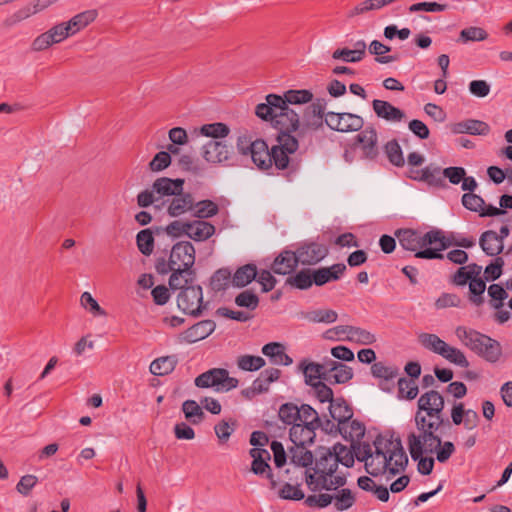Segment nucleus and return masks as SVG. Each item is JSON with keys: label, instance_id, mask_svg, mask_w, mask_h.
<instances>
[{"label": "nucleus", "instance_id": "nucleus-1", "mask_svg": "<svg viewBox=\"0 0 512 512\" xmlns=\"http://www.w3.org/2000/svg\"><path fill=\"white\" fill-rule=\"evenodd\" d=\"M278 417L284 425L290 426L289 439L294 444L289 448L290 461L298 467L310 466L313 463V454L307 446L313 444L316 438L318 412L309 404L298 406L293 402H286L279 407Z\"/></svg>", "mask_w": 512, "mask_h": 512}, {"label": "nucleus", "instance_id": "nucleus-2", "mask_svg": "<svg viewBox=\"0 0 512 512\" xmlns=\"http://www.w3.org/2000/svg\"><path fill=\"white\" fill-rule=\"evenodd\" d=\"M312 99L313 93L307 89H290L283 96L268 94L265 97L266 102L256 106L255 114L264 121H270L275 129H284L292 134L300 127V117L295 110L289 107V104H306Z\"/></svg>", "mask_w": 512, "mask_h": 512}, {"label": "nucleus", "instance_id": "nucleus-3", "mask_svg": "<svg viewBox=\"0 0 512 512\" xmlns=\"http://www.w3.org/2000/svg\"><path fill=\"white\" fill-rule=\"evenodd\" d=\"M276 144L271 149L262 139L254 141L250 156L253 163L262 170H268L274 164L278 170H285L289 165V155L297 151V138L284 129H277Z\"/></svg>", "mask_w": 512, "mask_h": 512}, {"label": "nucleus", "instance_id": "nucleus-4", "mask_svg": "<svg viewBox=\"0 0 512 512\" xmlns=\"http://www.w3.org/2000/svg\"><path fill=\"white\" fill-rule=\"evenodd\" d=\"M395 236L403 249L415 252V257L421 259H443L441 252L450 246L440 229H432L423 235L413 229H398Z\"/></svg>", "mask_w": 512, "mask_h": 512}, {"label": "nucleus", "instance_id": "nucleus-5", "mask_svg": "<svg viewBox=\"0 0 512 512\" xmlns=\"http://www.w3.org/2000/svg\"><path fill=\"white\" fill-rule=\"evenodd\" d=\"M455 334L464 346L486 361L495 363L499 360L502 349L500 343L495 339L465 326H458L455 329Z\"/></svg>", "mask_w": 512, "mask_h": 512}, {"label": "nucleus", "instance_id": "nucleus-6", "mask_svg": "<svg viewBox=\"0 0 512 512\" xmlns=\"http://www.w3.org/2000/svg\"><path fill=\"white\" fill-rule=\"evenodd\" d=\"M332 453L329 448L321 447L319 449L318 458L313 468L314 473L306 475V482L312 491L331 490L327 477L332 476L338 468L337 456Z\"/></svg>", "mask_w": 512, "mask_h": 512}, {"label": "nucleus", "instance_id": "nucleus-7", "mask_svg": "<svg viewBox=\"0 0 512 512\" xmlns=\"http://www.w3.org/2000/svg\"><path fill=\"white\" fill-rule=\"evenodd\" d=\"M194 384L198 388L215 387L216 391L228 392L239 384L237 378L230 377L228 370L224 368H212L198 375Z\"/></svg>", "mask_w": 512, "mask_h": 512}, {"label": "nucleus", "instance_id": "nucleus-8", "mask_svg": "<svg viewBox=\"0 0 512 512\" xmlns=\"http://www.w3.org/2000/svg\"><path fill=\"white\" fill-rule=\"evenodd\" d=\"M373 445L375 450H372L369 462L365 465V470L371 476H378L388 472L390 464L388 449L391 446V440L379 434L373 441Z\"/></svg>", "mask_w": 512, "mask_h": 512}, {"label": "nucleus", "instance_id": "nucleus-9", "mask_svg": "<svg viewBox=\"0 0 512 512\" xmlns=\"http://www.w3.org/2000/svg\"><path fill=\"white\" fill-rule=\"evenodd\" d=\"M440 436L437 432L418 431V434L411 432L407 437L408 448L411 457H420L424 453L434 454L440 446Z\"/></svg>", "mask_w": 512, "mask_h": 512}, {"label": "nucleus", "instance_id": "nucleus-10", "mask_svg": "<svg viewBox=\"0 0 512 512\" xmlns=\"http://www.w3.org/2000/svg\"><path fill=\"white\" fill-rule=\"evenodd\" d=\"M177 306L185 314L198 317L203 310V292L199 285L185 287L177 296Z\"/></svg>", "mask_w": 512, "mask_h": 512}, {"label": "nucleus", "instance_id": "nucleus-11", "mask_svg": "<svg viewBox=\"0 0 512 512\" xmlns=\"http://www.w3.org/2000/svg\"><path fill=\"white\" fill-rule=\"evenodd\" d=\"M300 264L304 266H312L321 262L329 253L326 244L316 241L302 242L296 249Z\"/></svg>", "mask_w": 512, "mask_h": 512}, {"label": "nucleus", "instance_id": "nucleus-12", "mask_svg": "<svg viewBox=\"0 0 512 512\" xmlns=\"http://www.w3.org/2000/svg\"><path fill=\"white\" fill-rule=\"evenodd\" d=\"M249 454L253 458L251 471L255 475H265L269 480L270 488L275 489L278 486V481L275 479L272 469L268 464V461L271 459L270 453L263 448H252Z\"/></svg>", "mask_w": 512, "mask_h": 512}, {"label": "nucleus", "instance_id": "nucleus-13", "mask_svg": "<svg viewBox=\"0 0 512 512\" xmlns=\"http://www.w3.org/2000/svg\"><path fill=\"white\" fill-rule=\"evenodd\" d=\"M371 374L378 379V386L384 392H392L395 388V379L399 376V368L395 365H386L382 361L374 362Z\"/></svg>", "mask_w": 512, "mask_h": 512}, {"label": "nucleus", "instance_id": "nucleus-14", "mask_svg": "<svg viewBox=\"0 0 512 512\" xmlns=\"http://www.w3.org/2000/svg\"><path fill=\"white\" fill-rule=\"evenodd\" d=\"M203 158L212 164H229L233 156V147L223 141L210 140L203 146Z\"/></svg>", "mask_w": 512, "mask_h": 512}, {"label": "nucleus", "instance_id": "nucleus-15", "mask_svg": "<svg viewBox=\"0 0 512 512\" xmlns=\"http://www.w3.org/2000/svg\"><path fill=\"white\" fill-rule=\"evenodd\" d=\"M444 406V397L438 391L430 390L419 397L416 412L439 418V415H443Z\"/></svg>", "mask_w": 512, "mask_h": 512}, {"label": "nucleus", "instance_id": "nucleus-16", "mask_svg": "<svg viewBox=\"0 0 512 512\" xmlns=\"http://www.w3.org/2000/svg\"><path fill=\"white\" fill-rule=\"evenodd\" d=\"M389 439L391 440V446H389L388 449V460L390 462L388 473L395 476L406 469L408 456L399 437L394 438L393 435H391Z\"/></svg>", "mask_w": 512, "mask_h": 512}, {"label": "nucleus", "instance_id": "nucleus-17", "mask_svg": "<svg viewBox=\"0 0 512 512\" xmlns=\"http://www.w3.org/2000/svg\"><path fill=\"white\" fill-rule=\"evenodd\" d=\"M170 255L175 267L191 270L195 263V248L189 241H181L173 245Z\"/></svg>", "mask_w": 512, "mask_h": 512}, {"label": "nucleus", "instance_id": "nucleus-18", "mask_svg": "<svg viewBox=\"0 0 512 512\" xmlns=\"http://www.w3.org/2000/svg\"><path fill=\"white\" fill-rule=\"evenodd\" d=\"M216 328L213 320L206 319L197 322L180 334V341L185 343H195L211 335Z\"/></svg>", "mask_w": 512, "mask_h": 512}, {"label": "nucleus", "instance_id": "nucleus-19", "mask_svg": "<svg viewBox=\"0 0 512 512\" xmlns=\"http://www.w3.org/2000/svg\"><path fill=\"white\" fill-rule=\"evenodd\" d=\"M169 202L167 213L171 217H179L187 212H192L194 197L189 192H178L171 200L162 201L161 205Z\"/></svg>", "mask_w": 512, "mask_h": 512}, {"label": "nucleus", "instance_id": "nucleus-20", "mask_svg": "<svg viewBox=\"0 0 512 512\" xmlns=\"http://www.w3.org/2000/svg\"><path fill=\"white\" fill-rule=\"evenodd\" d=\"M184 182L181 178L160 177L154 181L152 188L160 202L164 197H174L178 192L183 191Z\"/></svg>", "mask_w": 512, "mask_h": 512}, {"label": "nucleus", "instance_id": "nucleus-21", "mask_svg": "<svg viewBox=\"0 0 512 512\" xmlns=\"http://www.w3.org/2000/svg\"><path fill=\"white\" fill-rule=\"evenodd\" d=\"M299 263L296 251L283 250L274 259L271 270L278 275H288L296 269Z\"/></svg>", "mask_w": 512, "mask_h": 512}, {"label": "nucleus", "instance_id": "nucleus-22", "mask_svg": "<svg viewBox=\"0 0 512 512\" xmlns=\"http://www.w3.org/2000/svg\"><path fill=\"white\" fill-rule=\"evenodd\" d=\"M372 108L378 118L387 122H401L405 118L403 110L385 100L374 99L372 101Z\"/></svg>", "mask_w": 512, "mask_h": 512}, {"label": "nucleus", "instance_id": "nucleus-23", "mask_svg": "<svg viewBox=\"0 0 512 512\" xmlns=\"http://www.w3.org/2000/svg\"><path fill=\"white\" fill-rule=\"evenodd\" d=\"M357 141L361 144L364 158L374 160L379 155L377 146L378 136L375 128L368 127L357 135Z\"/></svg>", "mask_w": 512, "mask_h": 512}, {"label": "nucleus", "instance_id": "nucleus-24", "mask_svg": "<svg viewBox=\"0 0 512 512\" xmlns=\"http://www.w3.org/2000/svg\"><path fill=\"white\" fill-rule=\"evenodd\" d=\"M346 271V265L336 263L330 267H321L313 270V283L316 286H323L326 283L339 280Z\"/></svg>", "mask_w": 512, "mask_h": 512}, {"label": "nucleus", "instance_id": "nucleus-25", "mask_svg": "<svg viewBox=\"0 0 512 512\" xmlns=\"http://www.w3.org/2000/svg\"><path fill=\"white\" fill-rule=\"evenodd\" d=\"M454 134H470L486 136L490 132V126L481 120L468 119L451 125Z\"/></svg>", "mask_w": 512, "mask_h": 512}, {"label": "nucleus", "instance_id": "nucleus-26", "mask_svg": "<svg viewBox=\"0 0 512 512\" xmlns=\"http://www.w3.org/2000/svg\"><path fill=\"white\" fill-rule=\"evenodd\" d=\"M186 226L187 236L197 242L209 239L216 231L213 224L204 220L187 221Z\"/></svg>", "mask_w": 512, "mask_h": 512}, {"label": "nucleus", "instance_id": "nucleus-27", "mask_svg": "<svg viewBox=\"0 0 512 512\" xmlns=\"http://www.w3.org/2000/svg\"><path fill=\"white\" fill-rule=\"evenodd\" d=\"M479 245L488 256H497L502 253L504 249V244L498 239V233L493 230H487L481 234Z\"/></svg>", "mask_w": 512, "mask_h": 512}, {"label": "nucleus", "instance_id": "nucleus-28", "mask_svg": "<svg viewBox=\"0 0 512 512\" xmlns=\"http://www.w3.org/2000/svg\"><path fill=\"white\" fill-rule=\"evenodd\" d=\"M329 414L334 421L342 425L353 417V410L343 397H338L331 401Z\"/></svg>", "mask_w": 512, "mask_h": 512}, {"label": "nucleus", "instance_id": "nucleus-29", "mask_svg": "<svg viewBox=\"0 0 512 512\" xmlns=\"http://www.w3.org/2000/svg\"><path fill=\"white\" fill-rule=\"evenodd\" d=\"M258 275L257 267L253 263L245 264L239 267L232 275V285L243 288L256 279Z\"/></svg>", "mask_w": 512, "mask_h": 512}, {"label": "nucleus", "instance_id": "nucleus-30", "mask_svg": "<svg viewBox=\"0 0 512 512\" xmlns=\"http://www.w3.org/2000/svg\"><path fill=\"white\" fill-rule=\"evenodd\" d=\"M281 375V371L277 368H270L262 371L258 378H256L251 386L253 394H260L267 392L269 385L277 381Z\"/></svg>", "mask_w": 512, "mask_h": 512}, {"label": "nucleus", "instance_id": "nucleus-31", "mask_svg": "<svg viewBox=\"0 0 512 512\" xmlns=\"http://www.w3.org/2000/svg\"><path fill=\"white\" fill-rule=\"evenodd\" d=\"M340 428V435L346 441H350L351 443L358 442L361 438H363L366 430L365 425L362 422L352 418L342 424Z\"/></svg>", "mask_w": 512, "mask_h": 512}, {"label": "nucleus", "instance_id": "nucleus-32", "mask_svg": "<svg viewBox=\"0 0 512 512\" xmlns=\"http://www.w3.org/2000/svg\"><path fill=\"white\" fill-rule=\"evenodd\" d=\"M415 425L418 431H432L437 432L445 423L449 424L448 419L444 415H439V418L429 417L421 412L415 413Z\"/></svg>", "mask_w": 512, "mask_h": 512}, {"label": "nucleus", "instance_id": "nucleus-33", "mask_svg": "<svg viewBox=\"0 0 512 512\" xmlns=\"http://www.w3.org/2000/svg\"><path fill=\"white\" fill-rule=\"evenodd\" d=\"M416 173L420 175L410 177L415 180L425 181L428 184L436 187L443 188L446 186L442 171L439 167L427 166L421 171H416Z\"/></svg>", "mask_w": 512, "mask_h": 512}, {"label": "nucleus", "instance_id": "nucleus-34", "mask_svg": "<svg viewBox=\"0 0 512 512\" xmlns=\"http://www.w3.org/2000/svg\"><path fill=\"white\" fill-rule=\"evenodd\" d=\"M300 368L303 371L307 385L312 386V384H315L317 381H326L325 372L320 363H306V360H304L300 363Z\"/></svg>", "mask_w": 512, "mask_h": 512}, {"label": "nucleus", "instance_id": "nucleus-35", "mask_svg": "<svg viewBox=\"0 0 512 512\" xmlns=\"http://www.w3.org/2000/svg\"><path fill=\"white\" fill-rule=\"evenodd\" d=\"M194 274L193 270L176 267L169 278L170 288L172 290H183L185 287L190 286L189 284L192 283Z\"/></svg>", "mask_w": 512, "mask_h": 512}, {"label": "nucleus", "instance_id": "nucleus-36", "mask_svg": "<svg viewBox=\"0 0 512 512\" xmlns=\"http://www.w3.org/2000/svg\"><path fill=\"white\" fill-rule=\"evenodd\" d=\"M177 365L175 356H163L155 359L150 364V372L156 376H165L170 374Z\"/></svg>", "mask_w": 512, "mask_h": 512}, {"label": "nucleus", "instance_id": "nucleus-37", "mask_svg": "<svg viewBox=\"0 0 512 512\" xmlns=\"http://www.w3.org/2000/svg\"><path fill=\"white\" fill-rule=\"evenodd\" d=\"M218 212H219V207L212 200L206 199V200H201L198 202L194 201L192 216L195 218H198V220L211 218V217L217 215Z\"/></svg>", "mask_w": 512, "mask_h": 512}, {"label": "nucleus", "instance_id": "nucleus-38", "mask_svg": "<svg viewBox=\"0 0 512 512\" xmlns=\"http://www.w3.org/2000/svg\"><path fill=\"white\" fill-rule=\"evenodd\" d=\"M419 343L427 350L442 355L445 352L447 343L439 336L432 333H421L418 337Z\"/></svg>", "mask_w": 512, "mask_h": 512}, {"label": "nucleus", "instance_id": "nucleus-39", "mask_svg": "<svg viewBox=\"0 0 512 512\" xmlns=\"http://www.w3.org/2000/svg\"><path fill=\"white\" fill-rule=\"evenodd\" d=\"M397 397L398 399L413 400L419 393L418 385L415 380L406 377H400L397 380Z\"/></svg>", "mask_w": 512, "mask_h": 512}, {"label": "nucleus", "instance_id": "nucleus-40", "mask_svg": "<svg viewBox=\"0 0 512 512\" xmlns=\"http://www.w3.org/2000/svg\"><path fill=\"white\" fill-rule=\"evenodd\" d=\"M96 17V10H87L75 15L66 23L71 28L69 29L71 34L74 35L81 29L88 26L91 22H93L96 19Z\"/></svg>", "mask_w": 512, "mask_h": 512}, {"label": "nucleus", "instance_id": "nucleus-41", "mask_svg": "<svg viewBox=\"0 0 512 512\" xmlns=\"http://www.w3.org/2000/svg\"><path fill=\"white\" fill-rule=\"evenodd\" d=\"M182 411L185 418L194 425L201 423L205 418L202 407L195 400L184 401L182 404Z\"/></svg>", "mask_w": 512, "mask_h": 512}, {"label": "nucleus", "instance_id": "nucleus-42", "mask_svg": "<svg viewBox=\"0 0 512 512\" xmlns=\"http://www.w3.org/2000/svg\"><path fill=\"white\" fill-rule=\"evenodd\" d=\"M232 284V274L227 268L218 269L211 277L210 286L215 292L226 290Z\"/></svg>", "mask_w": 512, "mask_h": 512}, {"label": "nucleus", "instance_id": "nucleus-43", "mask_svg": "<svg viewBox=\"0 0 512 512\" xmlns=\"http://www.w3.org/2000/svg\"><path fill=\"white\" fill-rule=\"evenodd\" d=\"M341 118L340 132L342 133L357 132L364 125L363 118L354 113L343 112L341 113Z\"/></svg>", "mask_w": 512, "mask_h": 512}, {"label": "nucleus", "instance_id": "nucleus-44", "mask_svg": "<svg viewBox=\"0 0 512 512\" xmlns=\"http://www.w3.org/2000/svg\"><path fill=\"white\" fill-rule=\"evenodd\" d=\"M384 151L392 165L402 167L405 164L402 149L396 139L388 141L384 146Z\"/></svg>", "mask_w": 512, "mask_h": 512}, {"label": "nucleus", "instance_id": "nucleus-45", "mask_svg": "<svg viewBox=\"0 0 512 512\" xmlns=\"http://www.w3.org/2000/svg\"><path fill=\"white\" fill-rule=\"evenodd\" d=\"M286 284L291 285L300 290H307L314 284L312 271L309 269L301 270L294 276L288 277L286 280Z\"/></svg>", "mask_w": 512, "mask_h": 512}, {"label": "nucleus", "instance_id": "nucleus-46", "mask_svg": "<svg viewBox=\"0 0 512 512\" xmlns=\"http://www.w3.org/2000/svg\"><path fill=\"white\" fill-rule=\"evenodd\" d=\"M486 290V281L482 279H473L469 282V301L479 307L484 303V292Z\"/></svg>", "mask_w": 512, "mask_h": 512}, {"label": "nucleus", "instance_id": "nucleus-47", "mask_svg": "<svg viewBox=\"0 0 512 512\" xmlns=\"http://www.w3.org/2000/svg\"><path fill=\"white\" fill-rule=\"evenodd\" d=\"M390 50L391 48L389 46H386L377 40H373L369 45V52L376 55V61L381 64H387L399 60L398 55L384 56V54L388 53Z\"/></svg>", "mask_w": 512, "mask_h": 512}, {"label": "nucleus", "instance_id": "nucleus-48", "mask_svg": "<svg viewBox=\"0 0 512 512\" xmlns=\"http://www.w3.org/2000/svg\"><path fill=\"white\" fill-rule=\"evenodd\" d=\"M334 506L338 511L350 509L356 502L355 495L348 488H342L333 495Z\"/></svg>", "mask_w": 512, "mask_h": 512}, {"label": "nucleus", "instance_id": "nucleus-49", "mask_svg": "<svg viewBox=\"0 0 512 512\" xmlns=\"http://www.w3.org/2000/svg\"><path fill=\"white\" fill-rule=\"evenodd\" d=\"M136 244L143 255H151L154 249V237L152 231L149 228L139 231L136 236Z\"/></svg>", "mask_w": 512, "mask_h": 512}, {"label": "nucleus", "instance_id": "nucleus-50", "mask_svg": "<svg viewBox=\"0 0 512 512\" xmlns=\"http://www.w3.org/2000/svg\"><path fill=\"white\" fill-rule=\"evenodd\" d=\"M200 132L202 135L206 137H211L214 139L225 138L230 133V128L228 125L222 122H215L210 124H204Z\"/></svg>", "mask_w": 512, "mask_h": 512}, {"label": "nucleus", "instance_id": "nucleus-51", "mask_svg": "<svg viewBox=\"0 0 512 512\" xmlns=\"http://www.w3.org/2000/svg\"><path fill=\"white\" fill-rule=\"evenodd\" d=\"M265 364L266 362L262 357L249 354L241 355L237 359L239 369L244 371H257L264 367Z\"/></svg>", "mask_w": 512, "mask_h": 512}, {"label": "nucleus", "instance_id": "nucleus-52", "mask_svg": "<svg viewBox=\"0 0 512 512\" xmlns=\"http://www.w3.org/2000/svg\"><path fill=\"white\" fill-rule=\"evenodd\" d=\"M305 318L313 323H333L337 320L338 314L332 309H318L308 312Z\"/></svg>", "mask_w": 512, "mask_h": 512}, {"label": "nucleus", "instance_id": "nucleus-53", "mask_svg": "<svg viewBox=\"0 0 512 512\" xmlns=\"http://www.w3.org/2000/svg\"><path fill=\"white\" fill-rule=\"evenodd\" d=\"M348 341L355 342L360 345H371L376 342V336L370 331L361 327L352 326Z\"/></svg>", "mask_w": 512, "mask_h": 512}, {"label": "nucleus", "instance_id": "nucleus-54", "mask_svg": "<svg viewBox=\"0 0 512 512\" xmlns=\"http://www.w3.org/2000/svg\"><path fill=\"white\" fill-rule=\"evenodd\" d=\"M444 359L453 363L462 368H467L469 366V361L467 360L465 354L458 348L447 345L445 352L441 355Z\"/></svg>", "mask_w": 512, "mask_h": 512}, {"label": "nucleus", "instance_id": "nucleus-55", "mask_svg": "<svg viewBox=\"0 0 512 512\" xmlns=\"http://www.w3.org/2000/svg\"><path fill=\"white\" fill-rule=\"evenodd\" d=\"M332 452V454L337 456L338 464L341 463L348 468L354 465V454L352 447L348 448L345 445L337 443L333 446Z\"/></svg>", "mask_w": 512, "mask_h": 512}, {"label": "nucleus", "instance_id": "nucleus-56", "mask_svg": "<svg viewBox=\"0 0 512 512\" xmlns=\"http://www.w3.org/2000/svg\"><path fill=\"white\" fill-rule=\"evenodd\" d=\"M488 295L490 296V306L493 309H500L503 306V301L508 297L506 290L499 284H491L488 288Z\"/></svg>", "mask_w": 512, "mask_h": 512}, {"label": "nucleus", "instance_id": "nucleus-57", "mask_svg": "<svg viewBox=\"0 0 512 512\" xmlns=\"http://www.w3.org/2000/svg\"><path fill=\"white\" fill-rule=\"evenodd\" d=\"M324 125V116L319 113H312L306 107L303 113V129L318 130Z\"/></svg>", "mask_w": 512, "mask_h": 512}, {"label": "nucleus", "instance_id": "nucleus-58", "mask_svg": "<svg viewBox=\"0 0 512 512\" xmlns=\"http://www.w3.org/2000/svg\"><path fill=\"white\" fill-rule=\"evenodd\" d=\"M487 38L488 33L481 27L471 26L460 32V40L463 42L484 41Z\"/></svg>", "mask_w": 512, "mask_h": 512}, {"label": "nucleus", "instance_id": "nucleus-59", "mask_svg": "<svg viewBox=\"0 0 512 512\" xmlns=\"http://www.w3.org/2000/svg\"><path fill=\"white\" fill-rule=\"evenodd\" d=\"M32 14L31 7L29 5L24 6L20 8L19 10L15 11L13 14L6 17L2 25L5 28H11L20 22H22L25 19H28Z\"/></svg>", "mask_w": 512, "mask_h": 512}, {"label": "nucleus", "instance_id": "nucleus-60", "mask_svg": "<svg viewBox=\"0 0 512 512\" xmlns=\"http://www.w3.org/2000/svg\"><path fill=\"white\" fill-rule=\"evenodd\" d=\"M32 14L31 7L29 5L24 6L20 8L19 10L15 11L13 14L6 17L2 25L5 28H11L20 22H22L25 19H28Z\"/></svg>", "mask_w": 512, "mask_h": 512}, {"label": "nucleus", "instance_id": "nucleus-61", "mask_svg": "<svg viewBox=\"0 0 512 512\" xmlns=\"http://www.w3.org/2000/svg\"><path fill=\"white\" fill-rule=\"evenodd\" d=\"M32 14L31 7L29 5L24 6L20 8L19 10L15 11L13 14L6 17L2 25L5 28H11L20 22H22L25 19H28Z\"/></svg>", "mask_w": 512, "mask_h": 512}, {"label": "nucleus", "instance_id": "nucleus-62", "mask_svg": "<svg viewBox=\"0 0 512 512\" xmlns=\"http://www.w3.org/2000/svg\"><path fill=\"white\" fill-rule=\"evenodd\" d=\"M235 303L239 307H245L254 310L259 305V298L251 290H245L236 296Z\"/></svg>", "mask_w": 512, "mask_h": 512}, {"label": "nucleus", "instance_id": "nucleus-63", "mask_svg": "<svg viewBox=\"0 0 512 512\" xmlns=\"http://www.w3.org/2000/svg\"><path fill=\"white\" fill-rule=\"evenodd\" d=\"M311 387L314 389L316 398L321 403H331V401L334 400L333 390L324 381H317L315 384H312Z\"/></svg>", "mask_w": 512, "mask_h": 512}, {"label": "nucleus", "instance_id": "nucleus-64", "mask_svg": "<svg viewBox=\"0 0 512 512\" xmlns=\"http://www.w3.org/2000/svg\"><path fill=\"white\" fill-rule=\"evenodd\" d=\"M504 266V260L501 257H497L494 262L486 266L484 270L485 281H495L502 275V268Z\"/></svg>", "mask_w": 512, "mask_h": 512}]
</instances>
